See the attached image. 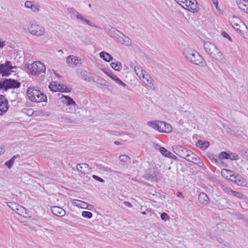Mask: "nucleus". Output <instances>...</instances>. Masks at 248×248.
<instances>
[{"label":"nucleus","instance_id":"nucleus-1","mask_svg":"<svg viewBox=\"0 0 248 248\" xmlns=\"http://www.w3.org/2000/svg\"><path fill=\"white\" fill-rule=\"evenodd\" d=\"M183 54L186 60L197 65H203L205 63L203 57L196 50L186 48L183 51Z\"/></svg>","mask_w":248,"mask_h":248},{"label":"nucleus","instance_id":"nucleus-2","mask_svg":"<svg viewBox=\"0 0 248 248\" xmlns=\"http://www.w3.org/2000/svg\"><path fill=\"white\" fill-rule=\"evenodd\" d=\"M203 47L206 52L216 61L220 62L224 59L222 52L214 44L205 42Z\"/></svg>","mask_w":248,"mask_h":248},{"label":"nucleus","instance_id":"nucleus-3","mask_svg":"<svg viewBox=\"0 0 248 248\" xmlns=\"http://www.w3.org/2000/svg\"><path fill=\"white\" fill-rule=\"evenodd\" d=\"M27 95L31 101L36 103L46 102L47 97L45 94L34 87H30L27 91Z\"/></svg>","mask_w":248,"mask_h":248},{"label":"nucleus","instance_id":"nucleus-4","mask_svg":"<svg viewBox=\"0 0 248 248\" xmlns=\"http://www.w3.org/2000/svg\"><path fill=\"white\" fill-rule=\"evenodd\" d=\"M20 86L21 83L17 80L3 78H0V89L5 91H7L10 89L19 88Z\"/></svg>","mask_w":248,"mask_h":248},{"label":"nucleus","instance_id":"nucleus-5","mask_svg":"<svg viewBox=\"0 0 248 248\" xmlns=\"http://www.w3.org/2000/svg\"><path fill=\"white\" fill-rule=\"evenodd\" d=\"M16 65H13L12 62L6 61L4 63L0 64V75L2 77H8L12 72H16L14 69H16Z\"/></svg>","mask_w":248,"mask_h":248},{"label":"nucleus","instance_id":"nucleus-6","mask_svg":"<svg viewBox=\"0 0 248 248\" xmlns=\"http://www.w3.org/2000/svg\"><path fill=\"white\" fill-rule=\"evenodd\" d=\"M31 74L33 75H38L41 73H44L46 71L45 65L41 62H35L28 66Z\"/></svg>","mask_w":248,"mask_h":248},{"label":"nucleus","instance_id":"nucleus-7","mask_svg":"<svg viewBox=\"0 0 248 248\" xmlns=\"http://www.w3.org/2000/svg\"><path fill=\"white\" fill-rule=\"evenodd\" d=\"M185 159L189 162L194 163L202 169H204L205 168L204 165L200 158L191 151L189 152L188 155Z\"/></svg>","mask_w":248,"mask_h":248},{"label":"nucleus","instance_id":"nucleus-8","mask_svg":"<svg viewBox=\"0 0 248 248\" xmlns=\"http://www.w3.org/2000/svg\"><path fill=\"white\" fill-rule=\"evenodd\" d=\"M67 11L70 13H71L73 15L77 17L78 19H79L82 21L85 22L88 25L91 26L92 27H95V28L99 29H101V28L99 26L96 25L93 23L91 22L89 20H88L86 18H84L81 14H78V12L74 8H68L67 9Z\"/></svg>","mask_w":248,"mask_h":248},{"label":"nucleus","instance_id":"nucleus-9","mask_svg":"<svg viewBox=\"0 0 248 248\" xmlns=\"http://www.w3.org/2000/svg\"><path fill=\"white\" fill-rule=\"evenodd\" d=\"M30 32L33 35L40 36L44 35L45 30V28L36 24H32L29 27Z\"/></svg>","mask_w":248,"mask_h":248},{"label":"nucleus","instance_id":"nucleus-10","mask_svg":"<svg viewBox=\"0 0 248 248\" xmlns=\"http://www.w3.org/2000/svg\"><path fill=\"white\" fill-rule=\"evenodd\" d=\"M174 152L180 157L186 159L191 151L181 145H176L172 147Z\"/></svg>","mask_w":248,"mask_h":248},{"label":"nucleus","instance_id":"nucleus-11","mask_svg":"<svg viewBox=\"0 0 248 248\" xmlns=\"http://www.w3.org/2000/svg\"><path fill=\"white\" fill-rule=\"evenodd\" d=\"M9 105L7 100L3 95H0V115H3L8 110Z\"/></svg>","mask_w":248,"mask_h":248},{"label":"nucleus","instance_id":"nucleus-12","mask_svg":"<svg viewBox=\"0 0 248 248\" xmlns=\"http://www.w3.org/2000/svg\"><path fill=\"white\" fill-rule=\"evenodd\" d=\"M197 2L196 0H186L185 9L193 13L197 12Z\"/></svg>","mask_w":248,"mask_h":248},{"label":"nucleus","instance_id":"nucleus-13","mask_svg":"<svg viewBox=\"0 0 248 248\" xmlns=\"http://www.w3.org/2000/svg\"><path fill=\"white\" fill-rule=\"evenodd\" d=\"M62 99L63 103L67 106H70L72 109H75L76 103L74 100L69 96L62 95Z\"/></svg>","mask_w":248,"mask_h":248},{"label":"nucleus","instance_id":"nucleus-14","mask_svg":"<svg viewBox=\"0 0 248 248\" xmlns=\"http://www.w3.org/2000/svg\"><path fill=\"white\" fill-rule=\"evenodd\" d=\"M116 39L118 42L125 46H128L131 43L130 38L121 32Z\"/></svg>","mask_w":248,"mask_h":248},{"label":"nucleus","instance_id":"nucleus-15","mask_svg":"<svg viewBox=\"0 0 248 248\" xmlns=\"http://www.w3.org/2000/svg\"><path fill=\"white\" fill-rule=\"evenodd\" d=\"M141 78L142 82L148 87L152 88L153 86V79L146 72L144 73Z\"/></svg>","mask_w":248,"mask_h":248},{"label":"nucleus","instance_id":"nucleus-16","mask_svg":"<svg viewBox=\"0 0 248 248\" xmlns=\"http://www.w3.org/2000/svg\"><path fill=\"white\" fill-rule=\"evenodd\" d=\"M77 169L78 171L82 173L85 174L89 172L91 170V168L89 167L87 164L82 163L77 165Z\"/></svg>","mask_w":248,"mask_h":248},{"label":"nucleus","instance_id":"nucleus-17","mask_svg":"<svg viewBox=\"0 0 248 248\" xmlns=\"http://www.w3.org/2000/svg\"><path fill=\"white\" fill-rule=\"evenodd\" d=\"M52 213L55 216L63 217L65 215V211L62 208L54 206L51 208Z\"/></svg>","mask_w":248,"mask_h":248},{"label":"nucleus","instance_id":"nucleus-18","mask_svg":"<svg viewBox=\"0 0 248 248\" xmlns=\"http://www.w3.org/2000/svg\"><path fill=\"white\" fill-rule=\"evenodd\" d=\"M160 129H161V132L162 133H169L172 130V127L170 124L161 121L160 125Z\"/></svg>","mask_w":248,"mask_h":248},{"label":"nucleus","instance_id":"nucleus-19","mask_svg":"<svg viewBox=\"0 0 248 248\" xmlns=\"http://www.w3.org/2000/svg\"><path fill=\"white\" fill-rule=\"evenodd\" d=\"M146 174L143 176L145 179L155 181L157 180V177L155 171L152 170H149L148 171L146 172Z\"/></svg>","mask_w":248,"mask_h":248},{"label":"nucleus","instance_id":"nucleus-20","mask_svg":"<svg viewBox=\"0 0 248 248\" xmlns=\"http://www.w3.org/2000/svg\"><path fill=\"white\" fill-rule=\"evenodd\" d=\"M66 62L70 66H74L78 64V58L73 55H69L66 59Z\"/></svg>","mask_w":248,"mask_h":248},{"label":"nucleus","instance_id":"nucleus-21","mask_svg":"<svg viewBox=\"0 0 248 248\" xmlns=\"http://www.w3.org/2000/svg\"><path fill=\"white\" fill-rule=\"evenodd\" d=\"M199 202L204 205H206L208 203L209 199L208 196L206 193L204 192H201L199 195Z\"/></svg>","mask_w":248,"mask_h":248},{"label":"nucleus","instance_id":"nucleus-22","mask_svg":"<svg viewBox=\"0 0 248 248\" xmlns=\"http://www.w3.org/2000/svg\"><path fill=\"white\" fill-rule=\"evenodd\" d=\"M79 76L81 78L87 81H90L91 79V73L84 70L80 71Z\"/></svg>","mask_w":248,"mask_h":248},{"label":"nucleus","instance_id":"nucleus-23","mask_svg":"<svg viewBox=\"0 0 248 248\" xmlns=\"http://www.w3.org/2000/svg\"><path fill=\"white\" fill-rule=\"evenodd\" d=\"M99 55L100 58L106 62H109L113 60V57L105 51H102Z\"/></svg>","mask_w":248,"mask_h":248},{"label":"nucleus","instance_id":"nucleus-24","mask_svg":"<svg viewBox=\"0 0 248 248\" xmlns=\"http://www.w3.org/2000/svg\"><path fill=\"white\" fill-rule=\"evenodd\" d=\"M12 205H14V206H16L17 207L16 208V213L21 215V216H24V214H26V210L22 206L18 205V204H16V203L15 202H10V203Z\"/></svg>","mask_w":248,"mask_h":248},{"label":"nucleus","instance_id":"nucleus-25","mask_svg":"<svg viewBox=\"0 0 248 248\" xmlns=\"http://www.w3.org/2000/svg\"><path fill=\"white\" fill-rule=\"evenodd\" d=\"M120 33V31L113 27H111L108 33L110 37L116 39Z\"/></svg>","mask_w":248,"mask_h":248},{"label":"nucleus","instance_id":"nucleus-26","mask_svg":"<svg viewBox=\"0 0 248 248\" xmlns=\"http://www.w3.org/2000/svg\"><path fill=\"white\" fill-rule=\"evenodd\" d=\"M17 157H20L19 155H14L10 160L5 163V165L9 169H10L13 166L15 160Z\"/></svg>","mask_w":248,"mask_h":248},{"label":"nucleus","instance_id":"nucleus-27","mask_svg":"<svg viewBox=\"0 0 248 248\" xmlns=\"http://www.w3.org/2000/svg\"><path fill=\"white\" fill-rule=\"evenodd\" d=\"M221 174L224 178L229 180L231 175H233V171L227 169H223L221 170Z\"/></svg>","mask_w":248,"mask_h":248},{"label":"nucleus","instance_id":"nucleus-28","mask_svg":"<svg viewBox=\"0 0 248 248\" xmlns=\"http://www.w3.org/2000/svg\"><path fill=\"white\" fill-rule=\"evenodd\" d=\"M196 145L197 147H200L202 149H205L209 146V143L208 141H203L201 140H199L197 142Z\"/></svg>","mask_w":248,"mask_h":248},{"label":"nucleus","instance_id":"nucleus-29","mask_svg":"<svg viewBox=\"0 0 248 248\" xmlns=\"http://www.w3.org/2000/svg\"><path fill=\"white\" fill-rule=\"evenodd\" d=\"M236 177L234 179V183L238 186H242L244 183V179L239 175H235Z\"/></svg>","mask_w":248,"mask_h":248},{"label":"nucleus","instance_id":"nucleus-30","mask_svg":"<svg viewBox=\"0 0 248 248\" xmlns=\"http://www.w3.org/2000/svg\"><path fill=\"white\" fill-rule=\"evenodd\" d=\"M134 70L136 75L139 77L140 79H141V77L143 76L144 73L146 72V71L140 66H135Z\"/></svg>","mask_w":248,"mask_h":248},{"label":"nucleus","instance_id":"nucleus-31","mask_svg":"<svg viewBox=\"0 0 248 248\" xmlns=\"http://www.w3.org/2000/svg\"><path fill=\"white\" fill-rule=\"evenodd\" d=\"M112 68L116 71H120L122 69V64L120 62H116L110 63Z\"/></svg>","mask_w":248,"mask_h":248},{"label":"nucleus","instance_id":"nucleus-32","mask_svg":"<svg viewBox=\"0 0 248 248\" xmlns=\"http://www.w3.org/2000/svg\"><path fill=\"white\" fill-rule=\"evenodd\" d=\"M160 152L162 155L167 157L173 158L172 156V154L168 150L164 147L160 148Z\"/></svg>","mask_w":248,"mask_h":248},{"label":"nucleus","instance_id":"nucleus-33","mask_svg":"<svg viewBox=\"0 0 248 248\" xmlns=\"http://www.w3.org/2000/svg\"><path fill=\"white\" fill-rule=\"evenodd\" d=\"M94 82H96L97 83L103 85V86H107L108 85V82L105 79L102 78L100 77H97L95 79L94 78L93 79Z\"/></svg>","mask_w":248,"mask_h":248},{"label":"nucleus","instance_id":"nucleus-34","mask_svg":"<svg viewBox=\"0 0 248 248\" xmlns=\"http://www.w3.org/2000/svg\"><path fill=\"white\" fill-rule=\"evenodd\" d=\"M237 4L240 9H241L244 12H248L247 4H244L242 2L237 0Z\"/></svg>","mask_w":248,"mask_h":248},{"label":"nucleus","instance_id":"nucleus-35","mask_svg":"<svg viewBox=\"0 0 248 248\" xmlns=\"http://www.w3.org/2000/svg\"><path fill=\"white\" fill-rule=\"evenodd\" d=\"M58 87H59V92L62 93H69L71 92V89L67 88V87L64 85L59 84Z\"/></svg>","mask_w":248,"mask_h":248},{"label":"nucleus","instance_id":"nucleus-36","mask_svg":"<svg viewBox=\"0 0 248 248\" xmlns=\"http://www.w3.org/2000/svg\"><path fill=\"white\" fill-rule=\"evenodd\" d=\"M58 85L51 83L49 85V88L52 92H59L60 87H58Z\"/></svg>","mask_w":248,"mask_h":248},{"label":"nucleus","instance_id":"nucleus-37","mask_svg":"<svg viewBox=\"0 0 248 248\" xmlns=\"http://www.w3.org/2000/svg\"><path fill=\"white\" fill-rule=\"evenodd\" d=\"M119 158L121 161L123 162H128L130 160V158L126 155H120Z\"/></svg>","mask_w":248,"mask_h":248},{"label":"nucleus","instance_id":"nucleus-38","mask_svg":"<svg viewBox=\"0 0 248 248\" xmlns=\"http://www.w3.org/2000/svg\"><path fill=\"white\" fill-rule=\"evenodd\" d=\"M61 122L69 124H72L74 123V122L70 118L66 117H62L61 118Z\"/></svg>","mask_w":248,"mask_h":248},{"label":"nucleus","instance_id":"nucleus-39","mask_svg":"<svg viewBox=\"0 0 248 248\" xmlns=\"http://www.w3.org/2000/svg\"><path fill=\"white\" fill-rule=\"evenodd\" d=\"M231 193L233 196L236 197L239 199H243V198L244 195L241 192L231 190Z\"/></svg>","mask_w":248,"mask_h":248},{"label":"nucleus","instance_id":"nucleus-40","mask_svg":"<svg viewBox=\"0 0 248 248\" xmlns=\"http://www.w3.org/2000/svg\"><path fill=\"white\" fill-rule=\"evenodd\" d=\"M230 154L226 152H221L219 155L220 159H229Z\"/></svg>","mask_w":248,"mask_h":248},{"label":"nucleus","instance_id":"nucleus-41","mask_svg":"<svg viewBox=\"0 0 248 248\" xmlns=\"http://www.w3.org/2000/svg\"><path fill=\"white\" fill-rule=\"evenodd\" d=\"M92 215V213L89 211H83L82 213V217L87 218H91Z\"/></svg>","mask_w":248,"mask_h":248},{"label":"nucleus","instance_id":"nucleus-42","mask_svg":"<svg viewBox=\"0 0 248 248\" xmlns=\"http://www.w3.org/2000/svg\"><path fill=\"white\" fill-rule=\"evenodd\" d=\"M185 105H183V106L180 107L181 110L185 112H188L189 113H191L193 110V108H189L188 109H186L185 108Z\"/></svg>","mask_w":248,"mask_h":248},{"label":"nucleus","instance_id":"nucleus-43","mask_svg":"<svg viewBox=\"0 0 248 248\" xmlns=\"http://www.w3.org/2000/svg\"><path fill=\"white\" fill-rule=\"evenodd\" d=\"M229 159L232 160H237L239 159L238 155L234 153L230 154Z\"/></svg>","mask_w":248,"mask_h":248},{"label":"nucleus","instance_id":"nucleus-44","mask_svg":"<svg viewBox=\"0 0 248 248\" xmlns=\"http://www.w3.org/2000/svg\"><path fill=\"white\" fill-rule=\"evenodd\" d=\"M109 77H110L117 84L120 79L117 76L115 75L114 74H111L110 75H109Z\"/></svg>","mask_w":248,"mask_h":248},{"label":"nucleus","instance_id":"nucleus-45","mask_svg":"<svg viewBox=\"0 0 248 248\" xmlns=\"http://www.w3.org/2000/svg\"><path fill=\"white\" fill-rule=\"evenodd\" d=\"M161 218L164 221L169 219V216L166 213H163L161 214Z\"/></svg>","mask_w":248,"mask_h":248},{"label":"nucleus","instance_id":"nucleus-46","mask_svg":"<svg viewBox=\"0 0 248 248\" xmlns=\"http://www.w3.org/2000/svg\"><path fill=\"white\" fill-rule=\"evenodd\" d=\"M156 123V121H149L147 122V124L155 129Z\"/></svg>","mask_w":248,"mask_h":248},{"label":"nucleus","instance_id":"nucleus-47","mask_svg":"<svg viewBox=\"0 0 248 248\" xmlns=\"http://www.w3.org/2000/svg\"><path fill=\"white\" fill-rule=\"evenodd\" d=\"M186 1V0H175V1L184 8H185Z\"/></svg>","mask_w":248,"mask_h":248},{"label":"nucleus","instance_id":"nucleus-48","mask_svg":"<svg viewBox=\"0 0 248 248\" xmlns=\"http://www.w3.org/2000/svg\"><path fill=\"white\" fill-rule=\"evenodd\" d=\"M31 9L34 12H37L39 11V10H40L39 6H38V5H32V6Z\"/></svg>","mask_w":248,"mask_h":248},{"label":"nucleus","instance_id":"nucleus-49","mask_svg":"<svg viewBox=\"0 0 248 248\" xmlns=\"http://www.w3.org/2000/svg\"><path fill=\"white\" fill-rule=\"evenodd\" d=\"M213 4L215 5L216 9L219 12L222 14L221 10L218 7V1L217 0H212Z\"/></svg>","mask_w":248,"mask_h":248},{"label":"nucleus","instance_id":"nucleus-50","mask_svg":"<svg viewBox=\"0 0 248 248\" xmlns=\"http://www.w3.org/2000/svg\"><path fill=\"white\" fill-rule=\"evenodd\" d=\"M217 240L218 241L219 243H220V244H222L224 246L226 247L229 246V244L228 243L225 242V241L221 238H218L217 239Z\"/></svg>","mask_w":248,"mask_h":248},{"label":"nucleus","instance_id":"nucleus-51","mask_svg":"<svg viewBox=\"0 0 248 248\" xmlns=\"http://www.w3.org/2000/svg\"><path fill=\"white\" fill-rule=\"evenodd\" d=\"M93 179H94L95 180H97L99 182H100L101 183L104 182V180L102 178L99 177V176H98L97 175H93Z\"/></svg>","mask_w":248,"mask_h":248},{"label":"nucleus","instance_id":"nucleus-52","mask_svg":"<svg viewBox=\"0 0 248 248\" xmlns=\"http://www.w3.org/2000/svg\"><path fill=\"white\" fill-rule=\"evenodd\" d=\"M47 232V234H46V236L48 238V237H52L53 236V233L52 232V231H48V230L47 229H45V230L44 231V232Z\"/></svg>","mask_w":248,"mask_h":248},{"label":"nucleus","instance_id":"nucleus-53","mask_svg":"<svg viewBox=\"0 0 248 248\" xmlns=\"http://www.w3.org/2000/svg\"><path fill=\"white\" fill-rule=\"evenodd\" d=\"M32 3L30 1H26L25 2V6L27 8H31L32 6Z\"/></svg>","mask_w":248,"mask_h":248},{"label":"nucleus","instance_id":"nucleus-54","mask_svg":"<svg viewBox=\"0 0 248 248\" xmlns=\"http://www.w3.org/2000/svg\"><path fill=\"white\" fill-rule=\"evenodd\" d=\"M156 122L155 129L157 130L159 132H161V129H160L161 121H156Z\"/></svg>","mask_w":248,"mask_h":248},{"label":"nucleus","instance_id":"nucleus-55","mask_svg":"<svg viewBox=\"0 0 248 248\" xmlns=\"http://www.w3.org/2000/svg\"><path fill=\"white\" fill-rule=\"evenodd\" d=\"M222 35L224 37L228 39L229 40H231V37L229 36V35L227 32L223 31L222 33Z\"/></svg>","mask_w":248,"mask_h":248},{"label":"nucleus","instance_id":"nucleus-56","mask_svg":"<svg viewBox=\"0 0 248 248\" xmlns=\"http://www.w3.org/2000/svg\"><path fill=\"white\" fill-rule=\"evenodd\" d=\"M235 175H237V174L233 172V175H231V177H229V180L234 183V179H235V178L236 177Z\"/></svg>","mask_w":248,"mask_h":248},{"label":"nucleus","instance_id":"nucleus-57","mask_svg":"<svg viewBox=\"0 0 248 248\" xmlns=\"http://www.w3.org/2000/svg\"><path fill=\"white\" fill-rule=\"evenodd\" d=\"M117 84L123 87H125L126 86V85L121 79H120V80L118 81Z\"/></svg>","mask_w":248,"mask_h":248},{"label":"nucleus","instance_id":"nucleus-58","mask_svg":"<svg viewBox=\"0 0 248 248\" xmlns=\"http://www.w3.org/2000/svg\"><path fill=\"white\" fill-rule=\"evenodd\" d=\"M79 202L81 203V204H80V207L83 208H86L84 206L87 205V203L81 201H78Z\"/></svg>","mask_w":248,"mask_h":248},{"label":"nucleus","instance_id":"nucleus-59","mask_svg":"<svg viewBox=\"0 0 248 248\" xmlns=\"http://www.w3.org/2000/svg\"><path fill=\"white\" fill-rule=\"evenodd\" d=\"M109 171L111 172H113L114 174H120L121 175H124V174L122 173V172L118 171H115L113 170H111L110 169H109Z\"/></svg>","mask_w":248,"mask_h":248},{"label":"nucleus","instance_id":"nucleus-60","mask_svg":"<svg viewBox=\"0 0 248 248\" xmlns=\"http://www.w3.org/2000/svg\"><path fill=\"white\" fill-rule=\"evenodd\" d=\"M124 204L127 207H128L129 208H131L132 207V205L131 203L128 202H124Z\"/></svg>","mask_w":248,"mask_h":248},{"label":"nucleus","instance_id":"nucleus-61","mask_svg":"<svg viewBox=\"0 0 248 248\" xmlns=\"http://www.w3.org/2000/svg\"><path fill=\"white\" fill-rule=\"evenodd\" d=\"M10 202L7 203V205L10 207L11 209H12L14 210H16V206H14V205H12L10 203Z\"/></svg>","mask_w":248,"mask_h":248},{"label":"nucleus","instance_id":"nucleus-62","mask_svg":"<svg viewBox=\"0 0 248 248\" xmlns=\"http://www.w3.org/2000/svg\"><path fill=\"white\" fill-rule=\"evenodd\" d=\"M155 148L160 151V148H162V147H161L158 144H155L154 146Z\"/></svg>","mask_w":248,"mask_h":248},{"label":"nucleus","instance_id":"nucleus-63","mask_svg":"<svg viewBox=\"0 0 248 248\" xmlns=\"http://www.w3.org/2000/svg\"><path fill=\"white\" fill-rule=\"evenodd\" d=\"M244 156H245V158L248 160V150L245 152Z\"/></svg>","mask_w":248,"mask_h":248},{"label":"nucleus","instance_id":"nucleus-64","mask_svg":"<svg viewBox=\"0 0 248 248\" xmlns=\"http://www.w3.org/2000/svg\"><path fill=\"white\" fill-rule=\"evenodd\" d=\"M234 28L237 30H239V28H237L239 26V25L237 23H234V25H233Z\"/></svg>","mask_w":248,"mask_h":248}]
</instances>
